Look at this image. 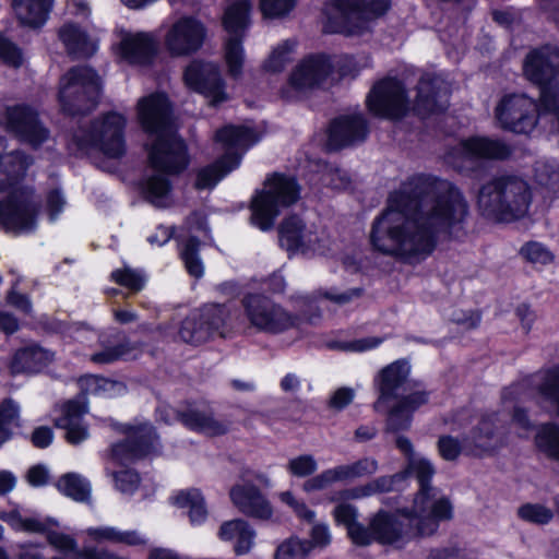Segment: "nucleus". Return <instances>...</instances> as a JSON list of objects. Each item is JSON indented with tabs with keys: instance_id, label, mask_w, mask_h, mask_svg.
Returning a JSON list of instances; mask_svg holds the SVG:
<instances>
[{
	"instance_id": "41",
	"label": "nucleus",
	"mask_w": 559,
	"mask_h": 559,
	"mask_svg": "<svg viewBox=\"0 0 559 559\" xmlns=\"http://www.w3.org/2000/svg\"><path fill=\"white\" fill-rule=\"evenodd\" d=\"M69 151L76 156L95 158L102 154L106 158L117 159L124 155V142H70Z\"/></svg>"
},
{
	"instance_id": "23",
	"label": "nucleus",
	"mask_w": 559,
	"mask_h": 559,
	"mask_svg": "<svg viewBox=\"0 0 559 559\" xmlns=\"http://www.w3.org/2000/svg\"><path fill=\"white\" fill-rule=\"evenodd\" d=\"M183 78L190 88L204 95L212 105L226 99L219 69L215 63L194 60L187 67Z\"/></svg>"
},
{
	"instance_id": "59",
	"label": "nucleus",
	"mask_w": 559,
	"mask_h": 559,
	"mask_svg": "<svg viewBox=\"0 0 559 559\" xmlns=\"http://www.w3.org/2000/svg\"><path fill=\"white\" fill-rule=\"evenodd\" d=\"M534 178L540 186L550 187L559 178L558 166L555 160H538L534 167Z\"/></svg>"
},
{
	"instance_id": "50",
	"label": "nucleus",
	"mask_w": 559,
	"mask_h": 559,
	"mask_svg": "<svg viewBox=\"0 0 559 559\" xmlns=\"http://www.w3.org/2000/svg\"><path fill=\"white\" fill-rule=\"evenodd\" d=\"M295 48L296 41L294 39H286L278 44L264 63L266 71L281 72L293 60Z\"/></svg>"
},
{
	"instance_id": "14",
	"label": "nucleus",
	"mask_w": 559,
	"mask_h": 559,
	"mask_svg": "<svg viewBox=\"0 0 559 559\" xmlns=\"http://www.w3.org/2000/svg\"><path fill=\"white\" fill-rule=\"evenodd\" d=\"M245 316L259 332L280 334L295 326L297 317L262 294H247L241 300Z\"/></svg>"
},
{
	"instance_id": "9",
	"label": "nucleus",
	"mask_w": 559,
	"mask_h": 559,
	"mask_svg": "<svg viewBox=\"0 0 559 559\" xmlns=\"http://www.w3.org/2000/svg\"><path fill=\"white\" fill-rule=\"evenodd\" d=\"M100 93L102 79L91 67H73L60 79L59 102L68 115L87 114L96 106Z\"/></svg>"
},
{
	"instance_id": "48",
	"label": "nucleus",
	"mask_w": 559,
	"mask_h": 559,
	"mask_svg": "<svg viewBox=\"0 0 559 559\" xmlns=\"http://www.w3.org/2000/svg\"><path fill=\"white\" fill-rule=\"evenodd\" d=\"M19 405L11 399H5L0 404V448L13 436V429L19 427Z\"/></svg>"
},
{
	"instance_id": "54",
	"label": "nucleus",
	"mask_w": 559,
	"mask_h": 559,
	"mask_svg": "<svg viewBox=\"0 0 559 559\" xmlns=\"http://www.w3.org/2000/svg\"><path fill=\"white\" fill-rule=\"evenodd\" d=\"M518 515L525 522H530L537 525H544L549 523L554 513L550 509L538 503H525L518 509Z\"/></svg>"
},
{
	"instance_id": "34",
	"label": "nucleus",
	"mask_w": 559,
	"mask_h": 559,
	"mask_svg": "<svg viewBox=\"0 0 559 559\" xmlns=\"http://www.w3.org/2000/svg\"><path fill=\"white\" fill-rule=\"evenodd\" d=\"M310 175L311 182H321L323 186L332 189H345L349 185V178L345 171L334 167L320 158L306 156L305 164L301 166Z\"/></svg>"
},
{
	"instance_id": "25",
	"label": "nucleus",
	"mask_w": 559,
	"mask_h": 559,
	"mask_svg": "<svg viewBox=\"0 0 559 559\" xmlns=\"http://www.w3.org/2000/svg\"><path fill=\"white\" fill-rule=\"evenodd\" d=\"M114 51L130 64H147L158 51V39L153 33L123 31L119 34Z\"/></svg>"
},
{
	"instance_id": "43",
	"label": "nucleus",
	"mask_w": 559,
	"mask_h": 559,
	"mask_svg": "<svg viewBox=\"0 0 559 559\" xmlns=\"http://www.w3.org/2000/svg\"><path fill=\"white\" fill-rule=\"evenodd\" d=\"M142 193L146 201L156 207H166L171 191V182L163 175H151L146 177L141 186Z\"/></svg>"
},
{
	"instance_id": "32",
	"label": "nucleus",
	"mask_w": 559,
	"mask_h": 559,
	"mask_svg": "<svg viewBox=\"0 0 559 559\" xmlns=\"http://www.w3.org/2000/svg\"><path fill=\"white\" fill-rule=\"evenodd\" d=\"M53 359V353L37 345L32 344L20 348L13 356L10 365L11 372L15 373H35L47 367Z\"/></svg>"
},
{
	"instance_id": "3",
	"label": "nucleus",
	"mask_w": 559,
	"mask_h": 559,
	"mask_svg": "<svg viewBox=\"0 0 559 559\" xmlns=\"http://www.w3.org/2000/svg\"><path fill=\"white\" fill-rule=\"evenodd\" d=\"M411 365L399 359L382 368L374 378L379 396L373 404L377 412H385V431H407L414 413L429 401L430 392L409 378Z\"/></svg>"
},
{
	"instance_id": "28",
	"label": "nucleus",
	"mask_w": 559,
	"mask_h": 559,
	"mask_svg": "<svg viewBox=\"0 0 559 559\" xmlns=\"http://www.w3.org/2000/svg\"><path fill=\"white\" fill-rule=\"evenodd\" d=\"M148 152L150 165L166 175L182 173L190 163L185 142H152Z\"/></svg>"
},
{
	"instance_id": "30",
	"label": "nucleus",
	"mask_w": 559,
	"mask_h": 559,
	"mask_svg": "<svg viewBox=\"0 0 559 559\" xmlns=\"http://www.w3.org/2000/svg\"><path fill=\"white\" fill-rule=\"evenodd\" d=\"M368 528L372 535V543L378 542L384 545L402 547L406 540L407 533L403 531L402 523L395 516L384 511H379L371 519Z\"/></svg>"
},
{
	"instance_id": "21",
	"label": "nucleus",
	"mask_w": 559,
	"mask_h": 559,
	"mask_svg": "<svg viewBox=\"0 0 559 559\" xmlns=\"http://www.w3.org/2000/svg\"><path fill=\"white\" fill-rule=\"evenodd\" d=\"M122 428V432L127 435L126 440L111 447L112 457L120 464L126 465L158 450V437L152 425L145 423Z\"/></svg>"
},
{
	"instance_id": "40",
	"label": "nucleus",
	"mask_w": 559,
	"mask_h": 559,
	"mask_svg": "<svg viewBox=\"0 0 559 559\" xmlns=\"http://www.w3.org/2000/svg\"><path fill=\"white\" fill-rule=\"evenodd\" d=\"M126 123L123 115L108 112L93 121L90 130L91 140H122Z\"/></svg>"
},
{
	"instance_id": "49",
	"label": "nucleus",
	"mask_w": 559,
	"mask_h": 559,
	"mask_svg": "<svg viewBox=\"0 0 559 559\" xmlns=\"http://www.w3.org/2000/svg\"><path fill=\"white\" fill-rule=\"evenodd\" d=\"M311 550L312 543L308 539L289 537L276 547L273 559H308Z\"/></svg>"
},
{
	"instance_id": "53",
	"label": "nucleus",
	"mask_w": 559,
	"mask_h": 559,
	"mask_svg": "<svg viewBox=\"0 0 559 559\" xmlns=\"http://www.w3.org/2000/svg\"><path fill=\"white\" fill-rule=\"evenodd\" d=\"M111 278L117 284L124 286L134 293L142 290L146 282L145 275L142 271L127 265L115 270L111 273Z\"/></svg>"
},
{
	"instance_id": "58",
	"label": "nucleus",
	"mask_w": 559,
	"mask_h": 559,
	"mask_svg": "<svg viewBox=\"0 0 559 559\" xmlns=\"http://www.w3.org/2000/svg\"><path fill=\"white\" fill-rule=\"evenodd\" d=\"M364 294L360 287L348 288L341 290L337 287H331L320 292V295L337 306H346L356 299H359Z\"/></svg>"
},
{
	"instance_id": "44",
	"label": "nucleus",
	"mask_w": 559,
	"mask_h": 559,
	"mask_svg": "<svg viewBox=\"0 0 559 559\" xmlns=\"http://www.w3.org/2000/svg\"><path fill=\"white\" fill-rule=\"evenodd\" d=\"M58 490L76 502H90L91 484L78 473H67L62 475L57 484Z\"/></svg>"
},
{
	"instance_id": "24",
	"label": "nucleus",
	"mask_w": 559,
	"mask_h": 559,
	"mask_svg": "<svg viewBox=\"0 0 559 559\" xmlns=\"http://www.w3.org/2000/svg\"><path fill=\"white\" fill-rule=\"evenodd\" d=\"M242 484L234 485L229 490L233 504L242 514L261 521H267L273 515V508L267 498L250 481L252 477L248 472L240 475Z\"/></svg>"
},
{
	"instance_id": "11",
	"label": "nucleus",
	"mask_w": 559,
	"mask_h": 559,
	"mask_svg": "<svg viewBox=\"0 0 559 559\" xmlns=\"http://www.w3.org/2000/svg\"><path fill=\"white\" fill-rule=\"evenodd\" d=\"M534 399L546 412L559 415V367L532 374L506 388L503 402Z\"/></svg>"
},
{
	"instance_id": "37",
	"label": "nucleus",
	"mask_w": 559,
	"mask_h": 559,
	"mask_svg": "<svg viewBox=\"0 0 559 559\" xmlns=\"http://www.w3.org/2000/svg\"><path fill=\"white\" fill-rule=\"evenodd\" d=\"M368 134L369 127L361 114L344 115L330 123L326 140H364Z\"/></svg>"
},
{
	"instance_id": "55",
	"label": "nucleus",
	"mask_w": 559,
	"mask_h": 559,
	"mask_svg": "<svg viewBox=\"0 0 559 559\" xmlns=\"http://www.w3.org/2000/svg\"><path fill=\"white\" fill-rule=\"evenodd\" d=\"M135 346L129 341H122L121 343L106 347L98 353L92 355V361L96 364H111L120 358L128 356Z\"/></svg>"
},
{
	"instance_id": "47",
	"label": "nucleus",
	"mask_w": 559,
	"mask_h": 559,
	"mask_svg": "<svg viewBox=\"0 0 559 559\" xmlns=\"http://www.w3.org/2000/svg\"><path fill=\"white\" fill-rule=\"evenodd\" d=\"M175 504L189 509V519L193 525L203 523L207 518L204 498L199 489L192 488L179 492L175 497Z\"/></svg>"
},
{
	"instance_id": "39",
	"label": "nucleus",
	"mask_w": 559,
	"mask_h": 559,
	"mask_svg": "<svg viewBox=\"0 0 559 559\" xmlns=\"http://www.w3.org/2000/svg\"><path fill=\"white\" fill-rule=\"evenodd\" d=\"M59 38L69 53L85 58L97 50L96 41L74 23L64 24L59 31Z\"/></svg>"
},
{
	"instance_id": "64",
	"label": "nucleus",
	"mask_w": 559,
	"mask_h": 559,
	"mask_svg": "<svg viewBox=\"0 0 559 559\" xmlns=\"http://www.w3.org/2000/svg\"><path fill=\"white\" fill-rule=\"evenodd\" d=\"M116 488L122 493L132 495L139 487L140 476L133 469H123L114 474Z\"/></svg>"
},
{
	"instance_id": "35",
	"label": "nucleus",
	"mask_w": 559,
	"mask_h": 559,
	"mask_svg": "<svg viewBox=\"0 0 559 559\" xmlns=\"http://www.w3.org/2000/svg\"><path fill=\"white\" fill-rule=\"evenodd\" d=\"M55 0H11L14 15L22 25L38 28L48 20Z\"/></svg>"
},
{
	"instance_id": "16",
	"label": "nucleus",
	"mask_w": 559,
	"mask_h": 559,
	"mask_svg": "<svg viewBox=\"0 0 559 559\" xmlns=\"http://www.w3.org/2000/svg\"><path fill=\"white\" fill-rule=\"evenodd\" d=\"M495 118L502 129L527 135L537 126L538 107L535 99L524 93H509L497 103Z\"/></svg>"
},
{
	"instance_id": "45",
	"label": "nucleus",
	"mask_w": 559,
	"mask_h": 559,
	"mask_svg": "<svg viewBox=\"0 0 559 559\" xmlns=\"http://www.w3.org/2000/svg\"><path fill=\"white\" fill-rule=\"evenodd\" d=\"M88 536L97 542L107 540L114 544L138 546L145 543V539L138 531H120L111 526L88 528Z\"/></svg>"
},
{
	"instance_id": "57",
	"label": "nucleus",
	"mask_w": 559,
	"mask_h": 559,
	"mask_svg": "<svg viewBox=\"0 0 559 559\" xmlns=\"http://www.w3.org/2000/svg\"><path fill=\"white\" fill-rule=\"evenodd\" d=\"M286 469L293 476L302 478L312 475L318 469V463L311 454H302L290 459Z\"/></svg>"
},
{
	"instance_id": "31",
	"label": "nucleus",
	"mask_w": 559,
	"mask_h": 559,
	"mask_svg": "<svg viewBox=\"0 0 559 559\" xmlns=\"http://www.w3.org/2000/svg\"><path fill=\"white\" fill-rule=\"evenodd\" d=\"M218 536L224 542L233 543L237 556L250 552L254 546L255 531L242 519H235L224 522L218 531Z\"/></svg>"
},
{
	"instance_id": "29",
	"label": "nucleus",
	"mask_w": 559,
	"mask_h": 559,
	"mask_svg": "<svg viewBox=\"0 0 559 559\" xmlns=\"http://www.w3.org/2000/svg\"><path fill=\"white\" fill-rule=\"evenodd\" d=\"M333 63L324 55H313L300 61L289 76V86L305 92L321 85L332 73Z\"/></svg>"
},
{
	"instance_id": "20",
	"label": "nucleus",
	"mask_w": 559,
	"mask_h": 559,
	"mask_svg": "<svg viewBox=\"0 0 559 559\" xmlns=\"http://www.w3.org/2000/svg\"><path fill=\"white\" fill-rule=\"evenodd\" d=\"M280 245L286 251L295 253H323L326 238L314 225L307 226L297 215L286 217L278 228Z\"/></svg>"
},
{
	"instance_id": "1",
	"label": "nucleus",
	"mask_w": 559,
	"mask_h": 559,
	"mask_svg": "<svg viewBox=\"0 0 559 559\" xmlns=\"http://www.w3.org/2000/svg\"><path fill=\"white\" fill-rule=\"evenodd\" d=\"M468 203L451 181L416 175L391 192L369 231L372 249L405 263H418L436 249L441 235L460 230Z\"/></svg>"
},
{
	"instance_id": "42",
	"label": "nucleus",
	"mask_w": 559,
	"mask_h": 559,
	"mask_svg": "<svg viewBox=\"0 0 559 559\" xmlns=\"http://www.w3.org/2000/svg\"><path fill=\"white\" fill-rule=\"evenodd\" d=\"M354 479L349 464H343L324 469L320 474L307 479L302 485V489L306 492L319 491L335 483H347Z\"/></svg>"
},
{
	"instance_id": "60",
	"label": "nucleus",
	"mask_w": 559,
	"mask_h": 559,
	"mask_svg": "<svg viewBox=\"0 0 559 559\" xmlns=\"http://www.w3.org/2000/svg\"><path fill=\"white\" fill-rule=\"evenodd\" d=\"M521 254L531 263L548 264L554 260V254L539 242H527L521 248Z\"/></svg>"
},
{
	"instance_id": "12",
	"label": "nucleus",
	"mask_w": 559,
	"mask_h": 559,
	"mask_svg": "<svg viewBox=\"0 0 559 559\" xmlns=\"http://www.w3.org/2000/svg\"><path fill=\"white\" fill-rule=\"evenodd\" d=\"M511 153L507 142H457L447 155V163L461 174L478 177L485 173L487 160H502Z\"/></svg>"
},
{
	"instance_id": "8",
	"label": "nucleus",
	"mask_w": 559,
	"mask_h": 559,
	"mask_svg": "<svg viewBox=\"0 0 559 559\" xmlns=\"http://www.w3.org/2000/svg\"><path fill=\"white\" fill-rule=\"evenodd\" d=\"M390 0H331L325 8L324 29L329 33L360 35L372 19L382 15Z\"/></svg>"
},
{
	"instance_id": "10",
	"label": "nucleus",
	"mask_w": 559,
	"mask_h": 559,
	"mask_svg": "<svg viewBox=\"0 0 559 559\" xmlns=\"http://www.w3.org/2000/svg\"><path fill=\"white\" fill-rule=\"evenodd\" d=\"M558 64L559 50L552 46L533 49L523 62L524 76L539 88L540 106L545 111L556 112L559 108Z\"/></svg>"
},
{
	"instance_id": "15",
	"label": "nucleus",
	"mask_w": 559,
	"mask_h": 559,
	"mask_svg": "<svg viewBox=\"0 0 559 559\" xmlns=\"http://www.w3.org/2000/svg\"><path fill=\"white\" fill-rule=\"evenodd\" d=\"M229 310L224 305H206L200 310L192 311L182 322L179 329L180 338L192 345L206 342L213 335L225 336Z\"/></svg>"
},
{
	"instance_id": "38",
	"label": "nucleus",
	"mask_w": 559,
	"mask_h": 559,
	"mask_svg": "<svg viewBox=\"0 0 559 559\" xmlns=\"http://www.w3.org/2000/svg\"><path fill=\"white\" fill-rule=\"evenodd\" d=\"M33 160L20 151L0 155V192L16 185Z\"/></svg>"
},
{
	"instance_id": "36",
	"label": "nucleus",
	"mask_w": 559,
	"mask_h": 559,
	"mask_svg": "<svg viewBox=\"0 0 559 559\" xmlns=\"http://www.w3.org/2000/svg\"><path fill=\"white\" fill-rule=\"evenodd\" d=\"M335 522L344 525L352 542L357 546H368L372 544V535L368 527L357 521L358 510L355 506L341 502L334 510Z\"/></svg>"
},
{
	"instance_id": "22",
	"label": "nucleus",
	"mask_w": 559,
	"mask_h": 559,
	"mask_svg": "<svg viewBox=\"0 0 559 559\" xmlns=\"http://www.w3.org/2000/svg\"><path fill=\"white\" fill-rule=\"evenodd\" d=\"M506 436L498 414L483 416L464 436V453L473 456L491 455L506 444Z\"/></svg>"
},
{
	"instance_id": "33",
	"label": "nucleus",
	"mask_w": 559,
	"mask_h": 559,
	"mask_svg": "<svg viewBox=\"0 0 559 559\" xmlns=\"http://www.w3.org/2000/svg\"><path fill=\"white\" fill-rule=\"evenodd\" d=\"M177 418L187 428L207 436L225 435L230 428L229 421L216 419L210 411L189 408L185 412H178Z\"/></svg>"
},
{
	"instance_id": "6",
	"label": "nucleus",
	"mask_w": 559,
	"mask_h": 559,
	"mask_svg": "<svg viewBox=\"0 0 559 559\" xmlns=\"http://www.w3.org/2000/svg\"><path fill=\"white\" fill-rule=\"evenodd\" d=\"M300 197V186L293 176L273 173L267 176L262 190L251 201L250 222L266 231L273 228L281 211L295 204Z\"/></svg>"
},
{
	"instance_id": "27",
	"label": "nucleus",
	"mask_w": 559,
	"mask_h": 559,
	"mask_svg": "<svg viewBox=\"0 0 559 559\" xmlns=\"http://www.w3.org/2000/svg\"><path fill=\"white\" fill-rule=\"evenodd\" d=\"M5 128L24 140H47L49 131L36 109L25 104L9 106L4 112Z\"/></svg>"
},
{
	"instance_id": "2",
	"label": "nucleus",
	"mask_w": 559,
	"mask_h": 559,
	"mask_svg": "<svg viewBox=\"0 0 559 559\" xmlns=\"http://www.w3.org/2000/svg\"><path fill=\"white\" fill-rule=\"evenodd\" d=\"M416 98L411 102L406 85L388 76L378 81L367 95L368 110L378 117L399 120L413 114L420 119L443 112L449 106L450 88L439 74L425 72L416 87Z\"/></svg>"
},
{
	"instance_id": "7",
	"label": "nucleus",
	"mask_w": 559,
	"mask_h": 559,
	"mask_svg": "<svg viewBox=\"0 0 559 559\" xmlns=\"http://www.w3.org/2000/svg\"><path fill=\"white\" fill-rule=\"evenodd\" d=\"M82 393L62 405L61 415L56 418L55 425L66 430V439L71 444H79L88 438V431L83 424V416L87 413L86 395H104L111 397L121 393L124 385L119 381L97 376H86L80 379Z\"/></svg>"
},
{
	"instance_id": "5",
	"label": "nucleus",
	"mask_w": 559,
	"mask_h": 559,
	"mask_svg": "<svg viewBox=\"0 0 559 559\" xmlns=\"http://www.w3.org/2000/svg\"><path fill=\"white\" fill-rule=\"evenodd\" d=\"M533 202L530 182L516 174H500L483 183L476 195L480 215L495 223H513L524 218Z\"/></svg>"
},
{
	"instance_id": "18",
	"label": "nucleus",
	"mask_w": 559,
	"mask_h": 559,
	"mask_svg": "<svg viewBox=\"0 0 559 559\" xmlns=\"http://www.w3.org/2000/svg\"><path fill=\"white\" fill-rule=\"evenodd\" d=\"M252 1L237 0L226 9L224 14V27L229 34L225 44V61L229 74L234 78L241 74L245 59L241 34L249 25Z\"/></svg>"
},
{
	"instance_id": "19",
	"label": "nucleus",
	"mask_w": 559,
	"mask_h": 559,
	"mask_svg": "<svg viewBox=\"0 0 559 559\" xmlns=\"http://www.w3.org/2000/svg\"><path fill=\"white\" fill-rule=\"evenodd\" d=\"M136 117L146 133L157 135L159 140H177V124L171 105L164 93H152L141 97L136 104Z\"/></svg>"
},
{
	"instance_id": "17",
	"label": "nucleus",
	"mask_w": 559,
	"mask_h": 559,
	"mask_svg": "<svg viewBox=\"0 0 559 559\" xmlns=\"http://www.w3.org/2000/svg\"><path fill=\"white\" fill-rule=\"evenodd\" d=\"M166 51L173 57H183L198 51L205 38L203 24L188 15L169 17L162 25Z\"/></svg>"
},
{
	"instance_id": "63",
	"label": "nucleus",
	"mask_w": 559,
	"mask_h": 559,
	"mask_svg": "<svg viewBox=\"0 0 559 559\" xmlns=\"http://www.w3.org/2000/svg\"><path fill=\"white\" fill-rule=\"evenodd\" d=\"M438 451L442 459L454 461L464 452V438L459 441L452 436H441L438 440Z\"/></svg>"
},
{
	"instance_id": "62",
	"label": "nucleus",
	"mask_w": 559,
	"mask_h": 559,
	"mask_svg": "<svg viewBox=\"0 0 559 559\" xmlns=\"http://www.w3.org/2000/svg\"><path fill=\"white\" fill-rule=\"evenodd\" d=\"M376 495L403 491L405 489V473H395L393 475L380 476L372 479Z\"/></svg>"
},
{
	"instance_id": "13",
	"label": "nucleus",
	"mask_w": 559,
	"mask_h": 559,
	"mask_svg": "<svg viewBox=\"0 0 559 559\" xmlns=\"http://www.w3.org/2000/svg\"><path fill=\"white\" fill-rule=\"evenodd\" d=\"M41 201L33 189L22 188L0 202V228L15 235L36 229Z\"/></svg>"
},
{
	"instance_id": "4",
	"label": "nucleus",
	"mask_w": 559,
	"mask_h": 559,
	"mask_svg": "<svg viewBox=\"0 0 559 559\" xmlns=\"http://www.w3.org/2000/svg\"><path fill=\"white\" fill-rule=\"evenodd\" d=\"M400 473H405V488L411 477H415L418 483V491L412 508L402 510V514L408 519L411 525L416 527V534L420 536L433 534L441 521L452 518L450 500L431 484L436 474L433 464L427 457L412 456Z\"/></svg>"
},
{
	"instance_id": "56",
	"label": "nucleus",
	"mask_w": 559,
	"mask_h": 559,
	"mask_svg": "<svg viewBox=\"0 0 559 559\" xmlns=\"http://www.w3.org/2000/svg\"><path fill=\"white\" fill-rule=\"evenodd\" d=\"M338 71L342 75H356L361 70L371 67L369 55L360 53L357 56H343L337 61Z\"/></svg>"
},
{
	"instance_id": "51",
	"label": "nucleus",
	"mask_w": 559,
	"mask_h": 559,
	"mask_svg": "<svg viewBox=\"0 0 559 559\" xmlns=\"http://www.w3.org/2000/svg\"><path fill=\"white\" fill-rule=\"evenodd\" d=\"M265 134L257 131L251 122L240 124H226L218 129L214 140H259Z\"/></svg>"
},
{
	"instance_id": "26",
	"label": "nucleus",
	"mask_w": 559,
	"mask_h": 559,
	"mask_svg": "<svg viewBox=\"0 0 559 559\" xmlns=\"http://www.w3.org/2000/svg\"><path fill=\"white\" fill-rule=\"evenodd\" d=\"M224 153L213 164L202 167L197 173L195 189H213L224 177L238 168L243 154L249 148H240L241 142H223Z\"/></svg>"
},
{
	"instance_id": "52",
	"label": "nucleus",
	"mask_w": 559,
	"mask_h": 559,
	"mask_svg": "<svg viewBox=\"0 0 559 559\" xmlns=\"http://www.w3.org/2000/svg\"><path fill=\"white\" fill-rule=\"evenodd\" d=\"M536 444L547 456L559 459V427L554 424L544 425L536 436Z\"/></svg>"
},
{
	"instance_id": "61",
	"label": "nucleus",
	"mask_w": 559,
	"mask_h": 559,
	"mask_svg": "<svg viewBox=\"0 0 559 559\" xmlns=\"http://www.w3.org/2000/svg\"><path fill=\"white\" fill-rule=\"evenodd\" d=\"M0 60L12 68L23 64L24 58L21 49L10 39L0 34Z\"/></svg>"
},
{
	"instance_id": "46",
	"label": "nucleus",
	"mask_w": 559,
	"mask_h": 559,
	"mask_svg": "<svg viewBox=\"0 0 559 559\" xmlns=\"http://www.w3.org/2000/svg\"><path fill=\"white\" fill-rule=\"evenodd\" d=\"M200 247L201 241L194 236L187 237L179 242V254L185 267L195 278H200L204 274V265L199 254Z\"/></svg>"
}]
</instances>
